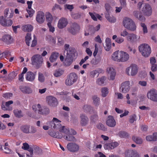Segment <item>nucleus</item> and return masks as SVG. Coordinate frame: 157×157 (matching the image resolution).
Instances as JSON below:
<instances>
[{"instance_id": "nucleus-3", "label": "nucleus", "mask_w": 157, "mask_h": 157, "mask_svg": "<svg viewBox=\"0 0 157 157\" xmlns=\"http://www.w3.org/2000/svg\"><path fill=\"white\" fill-rule=\"evenodd\" d=\"M139 50L142 56L145 57H148L151 52L150 47L146 44H140L139 47Z\"/></svg>"}, {"instance_id": "nucleus-63", "label": "nucleus", "mask_w": 157, "mask_h": 157, "mask_svg": "<svg viewBox=\"0 0 157 157\" xmlns=\"http://www.w3.org/2000/svg\"><path fill=\"white\" fill-rule=\"evenodd\" d=\"M38 79L39 81L41 82H43L44 81V77L42 74L39 73Z\"/></svg>"}, {"instance_id": "nucleus-57", "label": "nucleus", "mask_w": 157, "mask_h": 157, "mask_svg": "<svg viewBox=\"0 0 157 157\" xmlns=\"http://www.w3.org/2000/svg\"><path fill=\"white\" fill-rule=\"evenodd\" d=\"M64 40L62 38H58L57 44L58 46H60L64 44Z\"/></svg>"}, {"instance_id": "nucleus-37", "label": "nucleus", "mask_w": 157, "mask_h": 157, "mask_svg": "<svg viewBox=\"0 0 157 157\" xmlns=\"http://www.w3.org/2000/svg\"><path fill=\"white\" fill-rule=\"evenodd\" d=\"M119 136L121 138H126L128 136V133L124 131H121L118 133Z\"/></svg>"}, {"instance_id": "nucleus-36", "label": "nucleus", "mask_w": 157, "mask_h": 157, "mask_svg": "<svg viewBox=\"0 0 157 157\" xmlns=\"http://www.w3.org/2000/svg\"><path fill=\"white\" fill-rule=\"evenodd\" d=\"M63 71L61 69L57 70L55 71L53 75L56 77L60 76L63 73Z\"/></svg>"}, {"instance_id": "nucleus-38", "label": "nucleus", "mask_w": 157, "mask_h": 157, "mask_svg": "<svg viewBox=\"0 0 157 157\" xmlns=\"http://www.w3.org/2000/svg\"><path fill=\"white\" fill-rule=\"evenodd\" d=\"M132 139L137 144H141L142 143V139L139 137L133 136L132 137Z\"/></svg>"}, {"instance_id": "nucleus-60", "label": "nucleus", "mask_w": 157, "mask_h": 157, "mask_svg": "<svg viewBox=\"0 0 157 157\" xmlns=\"http://www.w3.org/2000/svg\"><path fill=\"white\" fill-rule=\"evenodd\" d=\"M89 58V57L88 56H86L84 59H82L80 62H79V64L81 66L83 63H84Z\"/></svg>"}, {"instance_id": "nucleus-51", "label": "nucleus", "mask_w": 157, "mask_h": 157, "mask_svg": "<svg viewBox=\"0 0 157 157\" xmlns=\"http://www.w3.org/2000/svg\"><path fill=\"white\" fill-rule=\"evenodd\" d=\"M52 23H48L47 25L49 28V30L50 32L53 33L55 30V28L52 25Z\"/></svg>"}, {"instance_id": "nucleus-54", "label": "nucleus", "mask_w": 157, "mask_h": 157, "mask_svg": "<svg viewBox=\"0 0 157 157\" xmlns=\"http://www.w3.org/2000/svg\"><path fill=\"white\" fill-rule=\"evenodd\" d=\"M124 39L121 37H119L117 38L115 41L118 44H121L124 41Z\"/></svg>"}, {"instance_id": "nucleus-24", "label": "nucleus", "mask_w": 157, "mask_h": 157, "mask_svg": "<svg viewBox=\"0 0 157 157\" xmlns=\"http://www.w3.org/2000/svg\"><path fill=\"white\" fill-rule=\"evenodd\" d=\"M2 40L8 44H10L13 42V39L10 35L8 34L4 35L2 37Z\"/></svg>"}, {"instance_id": "nucleus-30", "label": "nucleus", "mask_w": 157, "mask_h": 157, "mask_svg": "<svg viewBox=\"0 0 157 157\" xmlns=\"http://www.w3.org/2000/svg\"><path fill=\"white\" fill-rule=\"evenodd\" d=\"M106 79V77L103 76L101 77L98 78L96 81V83L97 84L99 85H102L104 83V82Z\"/></svg>"}, {"instance_id": "nucleus-55", "label": "nucleus", "mask_w": 157, "mask_h": 157, "mask_svg": "<svg viewBox=\"0 0 157 157\" xmlns=\"http://www.w3.org/2000/svg\"><path fill=\"white\" fill-rule=\"evenodd\" d=\"M21 92L25 94H29L32 92L31 89H21Z\"/></svg>"}, {"instance_id": "nucleus-8", "label": "nucleus", "mask_w": 157, "mask_h": 157, "mask_svg": "<svg viewBox=\"0 0 157 157\" xmlns=\"http://www.w3.org/2000/svg\"><path fill=\"white\" fill-rule=\"evenodd\" d=\"M46 100L47 103L50 106L55 107L57 105L58 102L57 99L54 97L48 96L46 97Z\"/></svg>"}, {"instance_id": "nucleus-33", "label": "nucleus", "mask_w": 157, "mask_h": 157, "mask_svg": "<svg viewBox=\"0 0 157 157\" xmlns=\"http://www.w3.org/2000/svg\"><path fill=\"white\" fill-rule=\"evenodd\" d=\"M106 72L108 75L116 72L114 68L112 66L108 67L106 69Z\"/></svg>"}, {"instance_id": "nucleus-2", "label": "nucleus", "mask_w": 157, "mask_h": 157, "mask_svg": "<svg viewBox=\"0 0 157 157\" xmlns=\"http://www.w3.org/2000/svg\"><path fill=\"white\" fill-rule=\"evenodd\" d=\"M32 108L35 112H37L39 114L42 115H47L50 112L49 109L48 107L45 106L41 107L39 104L33 105Z\"/></svg>"}, {"instance_id": "nucleus-5", "label": "nucleus", "mask_w": 157, "mask_h": 157, "mask_svg": "<svg viewBox=\"0 0 157 157\" xmlns=\"http://www.w3.org/2000/svg\"><path fill=\"white\" fill-rule=\"evenodd\" d=\"M78 79L77 75L74 72L70 73L65 81V84L67 86H71Z\"/></svg>"}, {"instance_id": "nucleus-13", "label": "nucleus", "mask_w": 157, "mask_h": 157, "mask_svg": "<svg viewBox=\"0 0 157 157\" xmlns=\"http://www.w3.org/2000/svg\"><path fill=\"white\" fill-rule=\"evenodd\" d=\"M45 14L42 11H39L37 13L36 20L39 24H42L45 21Z\"/></svg>"}, {"instance_id": "nucleus-53", "label": "nucleus", "mask_w": 157, "mask_h": 157, "mask_svg": "<svg viewBox=\"0 0 157 157\" xmlns=\"http://www.w3.org/2000/svg\"><path fill=\"white\" fill-rule=\"evenodd\" d=\"M128 33L126 29L123 30L121 32L120 34L121 36L123 37L128 36Z\"/></svg>"}, {"instance_id": "nucleus-50", "label": "nucleus", "mask_w": 157, "mask_h": 157, "mask_svg": "<svg viewBox=\"0 0 157 157\" xmlns=\"http://www.w3.org/2000/svg\"><path fill=\"white\" fill-rule=\"evenodd\" d=\"M26 10L29 14V17H31L34 13V11L32 8L27 9Z\"/></svg>"}, {"instance_id": "nucleus-16", "label": "nucleus", "mask_w": 157, "mask_h": 157, "mask_svg": "<svg viewBox=\"0 0 157 157\" xmlns=\"http://www.w3.org/2000/svg\"><path fill=\"white\" fill-rule=\"evenodd\" d=\"M121 51H117L114 52L112 55L111 59L115 62H120Z\"/></svg>"}, {"instance_id": "nucleus-10", "label": "nucleus", "mask_w": 157, "mask_h": 157, "mask_svg": "<svg viewBox=\"0 0 157 157\" xmlns=\"http://www.w3.org/2000/svg\"><path fill=\"white\" fill-rule=\"evenodd\" d=\"M148 98L154 101L157 102V90L155 89H151L147 93Z\"/></svg>"}, {"instance_id": "nucleus-58", "label": "nucleus", "mask_w": 157, "mask_h": 157, "mask_svg": "<svg viewBox=\"0 0 157 157\" xmlns=\"http://www.w3.org/2000/svg\"><path fill=\"white\" fill-rule=\"evenodd\" d=\"M23 146L22 147V148L25 150H28L29 148V146L28 144L25 143L23 144Z\"/></svg>"}, {"instance_id": "nucleus-6", "label": "nucleus", "mask_w": 157, "mask_h": 157, "mask_svg": "<svg viewBox=\"0 0 157 157\" xmlns=\"http://www.w3.org/2000/svg\"><path fill=\"white\" fill-rule=\"evenodd\" d=\"M32 64L39 66L43 62V58L39 54H36L33 56L31 58Z\"/></svg>"}, {"instance_id": "nucleus-9", "label": "nucleus", "mask_w": 157, "mask_h": 157, "mask_svg": "<svg viewBox=\"0 0 157 157\" xmlns=\"http://www.w3.org/2000/svg\"><path fill=\"white\" fill-rule=\"evenodd\" d=\"M13 23V21L10 19H6L2 16H0V24L4 27L11 26Z\"/></svg>"}, {"instance_id": "nucleus-12", "label": "nucleus", "mask_w": 157, "mask_h": 157, "mask_svg": "<svg viewBox=\"0 0 157 157\" xmlns=\"http://www.w3.org/2000/svg\"><path fill=\"white\" fill-rule=\"evenodd\" d=\"M142 11L144 15L149 16L151 14L152 10L151 6L148 4H146L143 6Z\"/></svg>"}, {"instance_id": "nucleus-47", "label": "nucleus", "mask_w": 157, "mask_h": 157, "mask_svg": "<svg viewBox=\"0 0 157 157\" xmlns=\"http://www.w3.org/2000/svg\"><path fill=\"white\" fill-rule=\"evenodd\" d=\"M101 95L103 97H105L109 93L108 89H101Z\"/></svg>"}, {"instance_id": "nucleus-46", "label": "nucleus", "mask_w": 157, "mask_h": 157, "mask_svg": "<svg viewBox=\"0 0 157 157\" xmlns=\"http://www.w3.org/2000/svg\"><path fill=\"white\" fill-rule=\"evenodd\" d=\"M64 52L65 53L66 52H69L71 50V49H72L74 48L72 47H70V45L69 44H66L64 46Z\"/></svg>"}, {"instance_id": "nucleus-56", "label": "nucleus", "mask_w": 157, "mask_h": 157, "mask_svg": "<svg viewBox=\"0 0 157 157\" xmlns=\"http://www.w3.org/2000/svg\"><path fill=\"white\" fill-rule=\"evenodd\" d=\"M146 139L147 141H155V140L156 139L155 138L153 139L152 136L149 135L147 136L146 137Z\"/></svg>"}, {"instance_id": "nucleus-45", "label": "nucleus", "mask_w": 157, "mask_h": 157, "mask_svg": "<svg viewBox=\"0 0 157 157\" xmlns=\"http://www.w3.org/2000/svg\"><path fill=\"white\" fill-rule=\"evenodd\" d=\"M31 40V34L28 33L25 36V41L27 44L29 46L30 45L29 41Z\"/></svg>"}, {"instance_id": "nucleus-15", "label": "nucleus", "mask_w": 157, "mask_h": 157, "mask_svg": "<svg viewBox=\"0 0 157 157\" xmlns=\"http://www.w3.org/2000/svg\"><path fill=\"white\" fill-rule=\"evenodd\" d=\"M60 132H62L66 135L69 134L76 135V132L73 129H71L69 130L68 128H66L65 126H63L62 128L59 130Z\"/></svg>"}, {"instance_id": "nucleus-31", "label": "nucleus", "mask_w": 157, "mask_h": 157, "mask_svg": "<svg viewBox=\"0 0 157 157\" xmlns=\"http://www.w3.org/2000/svg\"><path fill=\"white\" fill-rule=\"evenodd\" d=\"M74 135L69 134L67 135H64V138L66 140L69 141H75L76 140L75 137L73 136Z\"/></svg>"}, {"instance_id": "nucleus-20", "label": "nucleus", "mask_w": 157, "mask_h": 157, "mask_svg": "<svg viewBox=\"0 0 157 157\" xmlns=\"http://www.w3.org/2000/svg\"><path fill=\"white\" fill-rule=\"evenodd\" d=\"M119 145V143L117 142L106 143L104 144V147L105 149H112L117 147Z\"/></svg>"}, {"instance_id": "nucleus-17", "label": "nucleus", "mask_w": 157, "mask_h": 157, "mask_svg": "<svg viewBox=\"0 0 157 157\" xmlns=\"http://www.w3.org/2000/svg\"><path fill=\"white\" fill-rule=\"evenodd\" d=\"M106 124L109 127H113L116 124V122L112 116H109L106 122Z\"/></svg>"}, {"instance_id": "nucleus-4", "label": "nucleus", "mask_w": 157, "mask_h": 157, "mask_svg": "<svg viewBox=\"0 0 157 157\" xmlns=\"http://www.w3.org/2000/svg\"><path fill=\"white\" fill-rule=\"evenodd\" d=\"M138 70V67L135 64H132L126 68L125 72L128 75L133 76L137 74Z\"/></svg>"}, {"instance_id": "nucleus-40", "label": "nucleus", "mask_w": 157, "mask_h": 157, "mask_svg": "<svg viewBox=\"0 0 157 157\" xmlns=\"http://www.w3.org/2000/svg\"><path fill=\"white\" fill-rule=\"evenodd\" d=\"M105 17L107 20L111 22H115L116 19L115 17L112 16H110L109 14H106Z\"/></svg>"}, {"instance_id": "nucleus-49", "label": "nucleus", "mask_w": 157, "mask_h": 157, "mask_svg": "<svg viewBox=\"0 0 157 157\" xmlns=\"http://www.w3.org/2000/svg\"><path fill=\"white\" fill-rule=\"evenodd\" d=\"M136 120V116L135 114H133L130 116L129 122L131 123H133Z\"/></svg>"}, {"instance_id": "nucleus-35", "label": "nucleus", "mask_w": 157, "mask_h": 157, "mask_svg": "<svg viewBox=\"0 0 157 157\" xmlns=\"http://www.w3.org/2000/svg\"><path fill=\"white\" fill-rule=\"evenodd\" d=\"M93 103L96 106H98L99 104L100 98L96 95H94L92 97Z\"/></svg>"}, {"instance_id": "nucleus-32", "label": "nucleus", "mask_w": 157, "mask_h": 157, "mask_svg": "<svg viewBox=\"0 0 157 157\" xmlns=\"http://www.w3.org/2000/svg\"><path fill=\"white\" fill-rule=\"evenodd\" d=\"M45 17L46 21L48 23H52L53 18L52 15L50 13L48 12H47L45 14Z\"/></svg>"}, {"instance_id": "nucleus-34", "label": "nucleus", "mask_w": 157, "mask_h": 157, "mask_svg": "<svg viewBox=\"0 0 157 157\" xmlns=\"http://www.w3.org/2000/svg\"><path fill=\"white\" fill-rule=\"evenodd\" d=\"M130 84L129 81H126L122 82L121 85V88H130Z\"/></svg>"}, {"instance_id": "nucleus-64", "label": "nucleus", "mask_w": 157, "mask_h": 157, "mask_svg": "<svg viewBox=\"0 0 157 157\" xmlns=\"http://www.w3.org/2000/svg\"><path fill=\"white\" fill-rule=\"evenodd\" d=\"M151 70L153 72L156 71H157V65L155 64L151 65Z\"/></svg>"}, {"instance_id": "nucleus-62", "label": "nucleus", "mask_w": 157, "mask_h": 157, "mask_svg": "<svg viewBox=\"0 0 157 157\" xmlns=\"http://www.w3.org/2000/svg\"><path fill=\"white\" fill-rule=\"evenodd\" d=\"M89 14L90 15V16L94 20V21H97V17H96V14H97L95 13L94 14L93 13H91V12L89 13Z\"/></svg>"}, {"instance_id": "nucleus-43", "label": "nucleus", "mask_w": 157, "mask_h": 157, "mask_svg": "<svg viewBox=\"0 0 157 157\" xmlns=\"http://www.w3.org/2000/svg\"><path fill=\"white\" fill-rule=\"evenodd\" d=\"M49 134L51 136L56 138H59V133L56 131H53L49 132Z\"/></svg>"}, {"instance_id": "nucleus-25", "label": "nucleus", "mask_w": 157, "mask_h": 157, "mask_svg": "<svg viewBox=\"0 0 157 157\" xmlns=\"http://www.w3.org/2000/svg\"><path fill=\"white\" fill-rule=\"evenodd\" d=\"M138 38V36L136 35L133 33H131L129 34L127 36V39L131 42H134L137 40Z\"/></svg>"}, {"instance_id": "nucleus-39", "label": "nucleus", "mask_w": 157, "mask_h": 157, "mask_svg": "<svg viewBox=\"0 0 157 157\" xmlns=\"http://www.w3.org/2000/svg\"><path fill=\"white\" fill-rule=\"evenodd\" d=\"M15 116L17 117H22L21 111L18 109H15L13 111Z\"/></svg>"}, {"instance_id": "nucleus-61", "label": "nucleus", "mask_w": 157, "mask_h": 157, "mask_svg": "<svg viewBox=\"0 0 157 157\" xmlns=\"http://www.w3.org/2000/svg\"><path fill=\"white\" fill-rule=\"evenodd\" d=\"M98 73V71L96 70L92 71L90 72V76L94 78Z\"/></svg>"}, {"instance_id": "nucleus-18", "label": "nucleus", "mask_w": 157, "mask_h": 157, "mask_svg": "<svg viewBox=\"0 0 157 157\" xmlns=\"http://www.w3.org/2000/svg\"><path fill=\"white\" fill-rule=\"evenodd\" d=\"M67 147L68 150L72 152L77 151L79 149V147L78 145L72 143H68L67 145Z\"/></svg>"}, {"instance_id": "nucleus-41", "label": "nucleus", "mask_w": 157, "mask_h": 157, "mask_svg": "<svg viewBox=\"0 0 157 157\" xmlns=\"http://www.w3.org/2000/svg\"><path fill=\"white\" fill-rule=\"evenodd\" d=\"M97 128L99 129L105 131L107 130V128L104 124L102 123H100L97 125Z\"/></svg>"}, {"instance_id": "nucleus-28", "label": "nucleus", "mask_w": 157, "mask_h": 157, "mask_svg": "<svg viewBox=\"0 0 157 157\" xmlns=\"http://www.w3.org/2000/svg\"><path fill=\"white\" fill-rule=\"evenodd\" d=\"M22 30L25 32H29L33 30V27L31 25L28 24L22 26Z\"/></svg>"}, {"instance_id": "nucleus-11", "label": "nucleus", "mask_w": 157, "mask_h": 157, "mask_svg": "<svg viewBox=\"0 0 157 157\" xmlns=\"http://www.w3.org/2000/svg\"><path fill=\"white\" fill-rule=\"evenodd\" d=\"M68 24L67 19L62 17L58 21L57 23V27L59 29H62L66 27Z\"/></svg>"}, {"instance_id": "nucleus-59", "label": "nucleus", "mask_w": 157, "mask_h": 157, "mask_svg": "<svg viewBox=\"0 0 157 157\" xmlns=\"http://www.w3.org/2000/svg\"><path fill=\"white\" fill-rule=\"evenodd\" d=\"M64 7L65 9H67L70 11H71L74 8L73 5H72L66 4L64 6Z\"/></svg>"}, {"instance_id": "nucleus-1", "label": "nucleus", "mask_w": 157, "mask_h": 157, "mask_svg": "<svg viewBox=\"0 0 157 157\" xmlns=\"http://www.w3.org/2000/svg\"><path fill=\"white\" fill-rule=\"evenodd\" d=\"M123 26L128 30L134 31L136 30V26L133 21L128 17L124 18L122 22Z\"/></svg>"}, {"instance_id": "nucleus-14", "label": "nucleus", "mask_w": 157, "mask_h": 157, "mask_svg": "<svg viewBox=\"0 0 157 157\" xmlns=\"http://www.w3.org/2000/svg\"><path fill=\"white\" fill-rule=\"evenodd\" d=\"M61 121L57 118L54 117L52 121L49 122V124L51 126V128L57 129L60 127L61 124L60 123Z\"/></svg>"}, {"instance_id": "nucleus-22", "label": "nucleus", "mask_w": 157, "mask_h": 157, "mask_svg": "<svg viewBox=\"0 0 157 157\" xmlns=\"http://www.w3.org/2000/svg\"><path fill=\"white\" fill-rule=\"evenodd\" d=\"M80 117L81 119L80 124L83 126H86L88 123L89 119L88 117L83 114H81L80 115Z\"/></svg>"}, {"instance_id": "nucleus-27", "label": "nucleus", "mask_w": 157, "mask_h": 157, "mask_svg": "<svg viewBox=\"0 0 157 157\" xmlns=\"http://www.w3.org/2000/svg\"><path fill=\"white\" fill-rule=\"evenodd\" d=\"M111 47V40L110 38H107L105 40V49L106 51H108L110 49Z\"/></svg>"}, {"instance_id": "nucleus-48", "label": "nucleus", "mask_w": 157, "mask_h": 157, "mask_svg": "<svg viewBox=\"0 0 157 157\" xmlns=\"http://www.w3.org/2000/svg\"><path fill=\"white\" fill-rule=\"evenodd\" d=\"M116 75V72L108 75V79L109 80L113 81L114 80Z\"/></svg>"}, {"instance_id": "nucleus-19", "label": "nucleus", "mask_w": 157, "mask_h": 157, "mask_svg": "<svg viewBox=\"0 0 157 157\" xmlns=\"http://www.w3.org/2000/svg\"><path fill=\"white\" fill-rule=\"evenodd\" d=\"M129 59L128 54L123 51H121L120 62H124L128 61Z\"/></svg>"}, {"instance_id": "nucleus-42", "label": "nucleus", "mask_w": 157, "mask_h": 157, "mask_svg": "<svg viewBox=\"0 0 157 157\" xmlns=\"http://www.w3.org/2000/svg\"><path fill=\"white\" fill-rule=\"evenodd\" d=\"M98 116L97 114V112L94 115H92L90 118V120L92 122H95L97 121L98 119Z\"/></svg>"}, {"instance_id": "nucleus-26", "label": "nucleus", "mask_w": 157, "mask_h": 157, "mask_svg": "<svg viewBox=\"0 0 157 157\" xmlns=\"http://www.w3.org/2000/svg\"><path fill=\"white\" fill-rule=\"evenodd\" d=\"M30 126L27 124L21 126L20 129L21 131L25 133H29V129Z\"/></svg>"}, {"instance_id": "nucleus-23", "label": "nucleus", "mask_w": 157, "mask_h": 157, "mask_svg": "<svg viewBox=\"0 0 157 157\" xmlns=\"http://www.w3.org/2000/svg\"><path fill=\"white\" fill-rule=\"evenodd\" d=\"M25 78L27 81L32 82L35 78V75L31 71H28L26 73Z\"/></svg>"}, {"instance_id": "nucleus-7", "label": "nucleus", "mask_w": 157, "mask_h": 157, "mask_svg": "<svg viewBox=\"0 0 157 157\" xmlns=\"http://www.w3.org/2000/svg\"><path fill=\"white\" fill-rule=\"evenodd\" d=\"M80 29V26L77 23H74L67 28L68 32L73 35L78 33Z\"/></svg>"}, {"instance_id": "nucleus-52", "label": "nucleus", "mask_w": 157, "mask_h": 157, "mask_svg": "<svg viewBox=\"0 0 157 157\" xmlns=\"http://www.w3.org/2000/svg\"><path fill=\"white\" fill-rule=\"evenodd\" d=\"M141 26L143 30L144 33H147L148 31L146 25L144 23H141Z\"/></svg>"}, {"instance_id": "nucleus-29", "label": "nucleus", "mask_w": 157, "mask_h": 157, "mask_svg": "<svg viewBox=\"0 0 157 157\" xmlns=\"http://www.w3.org/2000/svg\"><path fill=\"white\" fill-rule=\"evenodd\" d=\"M59 56V54L56 52H54L52 53L50 56L49 59L52 62L55 61Z\"/></svg>"}, {"instance_id": "nucleus-44", "label": "nucleus", "mask_w": 157, "mask_h": 157, "mask_svg": "<svg viewBox=\"0 0 157 157\" xmlns=\"http://www.w3.org/2000/svg\"><path fill=\"white\" fill-rule=\"evenodd\" d=\"M134 16L138 19L140 20H143V17H142L141 14L138 12L135 11L134 12Z\"/></svg>"}, {"instance_id": "nucleus-21", "label": "nucleus", "mask_w": 157, "mask_h": 157, "mask_svg": "<svg viewBox=\"0 0 157 157\" xmlns=\"http://www.w3.org/2000/svg\"><path fill=\"white\" fill-rule=\"evenodd\" d=\"M67 56L70 58L75 59L77 56V53L75 48L71 49V50L66 53Z\"/></svg>"}]
</instances>
